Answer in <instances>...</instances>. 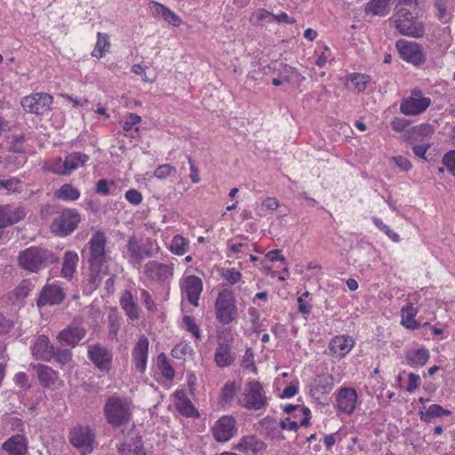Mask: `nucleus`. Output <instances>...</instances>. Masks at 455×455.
I'll return each instance as SVG.
<instances>
[{
  "label": "nucleus",
  "mask_w": 455,
  "mask_h": 455,
  "mask_svg": "<svg viewBox=\"0 0 455 455\" xmlns=\"http://www.w3.org/2000/svg\"><path fill=\"white\" fill-rule=\"evenodd\" d=\"M77 262L78 255L76 252L71 251H66L61 269L62 275L66 278L71 279L75 273Z\"/></svg>",
  "instance_id": "33"
},
{
  "label": "nucleus",
  "mask_w": 455,
  "mask_h": 455,
  "mask_svg": "<svg viewBox=\"0 0 455 455\" xmlns=\"http://www.w3.org/2000/svg\"><path fill=\"white\" fill-rule=\"evenodd\" d=\"M357 401V395L352 387H343L339 390L337 403L338 408L347 414H351L355 408Z\"/></svg>",
  "instance_id": "21"
},
{
  "label": "nucleus",
  "mask_w": 455,
  "mask_h": 455,
  "mask_svg": "<svg viewBox=\"0 0 455 455\" xmlns=\"http://www.w3.org/2000/svg\"><path fill=\"white\" fill-rule=\"evenodd\" d=\"M125 199L133 205H138L142 201V195L136 189H129L125 193Z\"/></svg>",
  "instance_id": "52"
},
{
  "label": "nucleus",
  "mask_w": 455,
  "mask_h": 455,
  "mask_svg": "<svg viewBox=\"0 0 455 455\" xmlns=\"http://www.w3.org/2000/svg\"><path fill=\"white\" fill-rule=\"evenodd\" d=\"M47 170L55 174L68 175L66 161H63L60 157L54 159L47 167Z\"/></svg>",
  "instance_id": "43"
},
{
  "label": "nucleus",
  "mask_w": 455,
  "mask_h": 455,
  "mask_svg": "<svg viewBox=\"0 0 455 455\" xmlns=\"http://www.w3.org/2000/svg\"><path fill=\"white\" fill-rule=\"evenodd\" d=\"M434 132L432 125L424 124L418 126H414L408 130L403 135V140L411 141L417 140L419 137H428Z\"/></svg>",
  "instance_id": "32"
},
{
  "label": "nucleus",
  "mask_w": 455,
  "mask_h": 455,
  "mask_svg": "<svg viewBox=\"0 0 455 455\" xmlns=\"http://www.w3.org/2000/svg\"><path fill=\"white\" fill-rule=\"evenodd\" d=\"M58 257L52 251L40 248L29 247L19 255V264L25 269L36 272L48 264L56 263Z\"/></svg>",
  "instance_id": "2"
},
{
  "label": "nucleus",
  "mask_w": 455,
  "mask_h": 455,
  "mask_svg": "<svg viewBox=\"0 0 455 455\" xmlns=\"http://www.w3.org/2000/svg\"><path fill=\"white\" fill-rule=\"evenodd\" d=\"M348 80L354 85V89L358 92H362L366 89L367 84L371 82L370 76L360 73H353L348 76Z\"/></svg>",
  "instance_id": "39"
},
{
  "label": "nucleus",
  "mask_w": 455,
  "mask_h": 455,
  "mask_svg": "<svg viewBox=\"0 0 455 455\" xmlns=\"http://www.w3.org/2000/svg\"><path fill=\"white\" fill-rule=\"evenodd\" d=\"M407 5L396 4L395 8V13L391 18V22H395L397 19L401 20H411L415 19L411 12L406 7Z\"/></svg>",
  "instance_id": "44"
},
{
  "label": "nucleus",
  "mask_w": 455,
  "mask_h": 455,
  "mask_svg": "<svg viewBox=\"0 0 455 455\" xmlns=\"http://www.w3.org/2000/svg\"><path fill=\"white\" fill-rule=\"evenodd\" d=\"M183 290L189 303L195 307L198 306L200 294L203 291V282L196 275H188L184 279Z\"/></svg>",
  "instance_id": "18"
},
{
  "label": "nucleus",
  "mask_w": 455,
  "mask_h": 455,
  "mask_svg": "<svg viewBox=\"0 0 455 455\" xmlns=\"http://www.w3.org/2000/svg\"><path fill=\"white\" fill-rule=\"evenodd\" d=\"M104 413L108 422L115 427L126 424L131 419V410L128 403L118 397H109L104 406Z\"/></svg>",
  "instance_id": "3"
},
{
  "label": "nucleus",
  "mask_w": 455,
  "mask_h": 455,
  "mask_svg": "<svg viewBox=\"0 0 455 455\" xmlns=\"http://www.w3.org/2000/svg\"><path fill=\"white\" fill-rule=\"evenodd\" d=\"M31 353L36 360L49 362L54 356V347L46 335H39L31 347Z\"/></svg>",
  "instance_id": "14"
},
{
  "label": "nucleus",
  "mask_w": 455,
  "mask_h": 455,
  "mask_svg": "<svg viewBox=\"0 0 455 455\" xmlns=\"http://www.w3.org/2000/svg\"><path fill=\"white\" fill-rule=\"evenodd\" d=\"M272 20L277 21L278 23H287V24H294L296 23V20L294 18H291L285 12H282L280 14H273Z\"/></svg>",
  "instance_id": "59"
},
{
  "label": "nucleus",
  "mask_w": 455,
  "mask_h": 455,
  "mask_svg": "<svg viewBox=\"0 0 455 455\" xmlns=\"http://www.w3.org/2000/svg\"><path fill=\"white\" fill-rule=\"evenodd\" d=\"M183 322L187 327V330L190 331L196 339H200V329L199 326L195 323V320L190 315H185Z\"/></svg>",
  "instance_id": "50"
},
{
  "label": "nucleus",
  "mask_w": 455,
  "mask_h": 455,
  "mask_svg": "<svg viewBox=\"0 0 455 455\" xmlns=\"http://www.w3.org/2000/svg\"><path fill=\"white\" fill-rule=\"evenodd\" d=\"M430 148V144L427 143V144H421V145H414L412 147V150H413V153L420 157V158H423V159H426V153L427 151V149Z\"/></svg>",
  "instance_id": "63"
},
{
  "label": "nucleus",
  "mask_w": 455,
  "mask_h": 455,
  "mask_svg": "<svg viewBox=\"0 0 455 455\" xmlns=\"http://www.w3.org/2000/svg\"><path fill=\"white\" fill-rule=\"evenodd\" d=\"M417 315V310L409 305L407 307L402 309V324L407 329L415 330L419 327V323L414 319Z\"/></svg>",
  "instance_id": "36"
},
{
  "label": "nucleus",
  "mask_w": 455,
  "mask_h": 455,
  "mask_svg": "<svg viewBox=\"0 0 455 455\" xmlns=\"http://www.w3.org/2000/svg\"><path fill=\"white\" fill-rule=\"evenodd\" d=\"M235 421L232 417L220 418L212 427V435L218 442H227L235 434Z\"/></svg>",
  "instance_id": "16"
},
{
  "label": "nucleus",
  "mask_w": 455,
  "mask_h": 455,
  "mask_svg": "<svg viewBox=\"0 0 455 455\" xmlns=\"http://www.w3.org/2000/svg\"><path fill=\"white\" fill-rule=\"evenodd\" d=\"M26 215L27 210L22 206L0 204V229L20 222Z\"/></svg>",
  "instance_id": "13"
},
{
  "label": "nucleus",
  "mask_w": 455,
  "mask_h": 455,
  "mask_svg": "<svg viewBox=\"0 0 455 455\" xmlns=\"http://www.w3.org/2000/svg\"><path fill=\"white\" fill-rule=\"evenodd\" d=\"M86 330L83 326V320L75 318L70 324L58 334L57 339L75 347L84 338Z\"/></svg>",
  "instance_id": "9"
},
{
  "label": "nucleus",
  "mask_w": 455,
  "mask_h": 455,
  "mask_svg": "<svg viewBox=\"0 0 455 455\" xmlns=\"http://www.w3.org/2000/svg\"><path fill=\"white\" fill-rule=\"evenodd\" d=\"M216 317L222 324H228L236 316V307L233 292L221 291L215 302Z\"/></svg>",
  "instance_id": "4"
},
{
  "label": "nucleus",
  "mask_w": 455,
  "mask_h": 455,
  "mask_svg": "<svg viewBox=\"0 0 455 455\" xmlns=\"http://www.w3.org/2000/svg\"><path fill=\"white\" fill-rule=\"evenodd\" d=\"M19 183L20 180L17 178L0 180V189L4 188L8 191H15Z\"/></svg>",
  "instance_id": "54"
},
{
  "label": "nucleus",
  "mask_w": 455,
  "mask_h": 455,
  "mask_svg": "<svg viewBox=\"0 0 455 455\" xmlns=\"http://www.w3.org/2000/svg\"><path fill=\"white\" fill-rule=\"evenodd\" d=\"M141 122V117L137 114H130L129 120L124 121L123 124V129L126 132H129L132 129L133 125Z\"/></svg>",
  "instance_id": "55"
},
{
  "label": "nucleus",
  "mask_w": 455,
  "mask_h": 455,
  "mask_svg": "<svg viewBox=\"0 0 455 455\" xmlns=\"http://www.w3.org/2000/svg\"><path fill=\"white\" fill-rule=\"evenodd\" d=\"M267 445L264 442L254 435H246L240 439L235 449L247 455H256L259 451L265 450Z\"/></svg>",
  "instance_id": "23"
},
{
  "label": "nucleus",
  "mask_w": 455,
  "mask_h": 455,
  "mask_svg": "<svg viewBox=\"0 0 455 455\" xmlns=\"http://www.w3.org/2000/svg\"><path fill=\"white\" fill-rule=\"evenodd\" d=\"M222 277L228 281L229 283L235 284L241 280L242 275L239 271L230 268L223 272Z\"/></svg>",
  "instance_id": "51"
},
{
  "label": "nucleus",
  "mask_w": 455,
  "mask_h": 455,
  "mask_svg": "<svg viewBox=\"0 0 455 455\" xmlns=\"http://www.w3.org/2000/svg\"><path fill=\"white\" fill-rule=\"evenodd\" d=\"M435 6L437 10V17L439 19H443L445 16L447 10L446 0H435Z\"/></svg>",
  "instance_id": "62"
},
{
  "label": "nucleus",
  "mask_w": 455,
  "mask_h": 455,
  "mask_svg": "<svg viewBox=\"0 0 455 455\" xmlns=\"http://www.w3.org/2000/svg\"><path fill=\"white\" fill-rule=\"evenodd\" d=\"M79 221L80 216L76 210H66L55 219L52 228L60 235H67L76 229Z\"/></svg>",
  "instance_id": "8"
},
{
  "label": "nucleus",
  "mask_w": 455,
  "mask_h": 455,
  "mask_svg": "<svg viewBox=\"0 0 455 455\" xmlns=\"http://www.w3.org/2000/svg\"><path fill=\"white\" fill-rule=\"evenodd\" d=\"M333 386V377L331 374H322L314 379L311 390L315 393L327 394L332 390Z\"/></svg>",
  "instance_id": "31"
},
{
  "label": "nucleus",
  "mask_w": 455,
  "mask_h": 455,
  "mask_svg": "<svg viewBox=\"0 0 455 455\" xmlns=\"http://www.w3.org/2000/svg\"><path fill=\"white\" fill-rule=\"evenodd\" d=\"M163 19L174 27H179L181 24L180 18L168 8L164 14Z\"/></svg>",
  "instance_id": "53"
},
{
  "label": "nucleus",
  "mask_w": 455,
  "mask_h": 455,
  "mask_svg": "<svg viewBox=\"0 0 455 455\" xmlns=\"http://www.w3.org/2000/svg\"><path fill=\"white\" fill-rule=\"evenodd\" d=\"M175 396L178 399L176 403L177 410L186 417H198L199 412L195 408L190 400L187 399L185 393L182 391H177Z\"/></svg>",
  "instance_id": "30"
},
{
  "label": "nucleus",
  "mask_w": 455,
  "mask_h": 455,
  "mask_svg": "<svg viewBox=\"0 0 455 455\" xmlns=\"http://www.w3.org/2000/svg\"><path fill=\"white\" fill-rule=\"evenodd\" d=\"M118 453L119 455H146L141 436L138 434H132L129 440L118 446Z\"/></svg>",
  "instance_id": "22"
},
{
  "label": "nucleus",
  "mask_w": 455,
  "mask_h": 455,
  "mask_svg": "<svg viewBox=\"0 0 455 455\" xmlns=\"http://www.w3.org/2000/svg\"><path fill=\"white\" fill-rule=\"evenodd\" d=\"M176 172L175 167L169 164L159 165L154 172V176L158 179H165Z\"/></svg>",
  "instance_id": "49"
},
{
  "label": "nucleus",
  "mask_w": 455,
  "mask_h": 455,
  "mask_svg": "<svg viewBox=\"0 0 455 455\" xmlns=\"http://www.w3.org/2000/svg\"><path fill=\"white\" fill-rule=\"evenodd\" d=\"M389 1L390 0H371L365 7V12L372 15L384 16L387 14Z\"/></svg>",
  "instance_id": "38"
},
{
  "label": "nucleus",
  "mask_w": 455,
  "mask_h": 455,
  "mask_svg": "<svg viewBox=\"0 0 455 455\" xmlns=\"http://www.w3.org/2000/svg\"><path fill=\"white\" fill-rule=\"evenodd\" d=\"M214 358L219 367L228 366L234 362V356L230 353V347L225 343L219 344Z\"/></svg>",
  "instance_id": "34"
},
{
  "label": "nucleus",
  "mask_w": 455,
  "mask_h": 455,
  "mask_svg": "<svg viewBox=\"0 0 455 455\" xmlns=\"http://www.w3.org/2000/svg\"><path fill=\"white\" fill-rule=\"evenodd\" d=\"M34 369L36 371L38 380L44 387H51L58 379L57 371H53L51 367L44 364L35 365Z\"/></svg>",
  "instance_id": "26"
},
{
  "label": "nucleus",
  "mask_w": 455,
  "mask_h": 455,
  "mask_svg": "<svg viewBox=\"0 0 455 455\" xmlns=\"http://www.w3.org/2000/svg\"><path fill=\"white\" fill-rule=\"evenodd\" d=\"M52 101V96L41 92L24 97L21 106L26 112L39 116L51 109Z\"/></svg>",
  "instance_id": "6"
},
{
  "label": "nucleus",
  "mask_w": 455,
  "mask_h": 455,
  "mask_svg": "<svg viewBox=\"0 0 455 455\" xmlns=\"http://www.w3.org/2000/svg\"><path fill=\"white\" fill-rule=\"evenodd\" d=\"M129 251L132 258L137 260H141L143 258L142 253L140 251V247L133 239H130L128 243Z\"/></svg>",
  "instance_id": "56"
},
{
  "label": "nucleus",
  "mask_w": 455,
  "mask_h": 455,
  "mask_svg": "<svg viewBox=\"0 0 455 455\" xmlns=\"http://www.w3.org/2000/svg\"><path fill=\"white\" fill-rule=\"evenodd\" d=\"M88 160L89 156L82 152L68 154L65 158L68 174L76 170L78 167L84 166Z\"/></svg>",
  "instance_id": "35"
},
{
  "label": "nucleus",
  "mask_w": 455,
  "mask_h": 455,
  "mask_svg": "<svg viewBox=\"0 0 455 455\" xmlns=\"http://www.w3.org/2000/svg\"><path fill=\"white\" fill-rule=\"evenodd\" d=\"M420 413H421V419L429 422L432 419H434L435 417L450 415L451 412L449 410L443 408L439 404H432L427 408L426 412L421 411Z\"/></svg>",
  "instance_id": "40"
},
{
  "label": "nucleus",
  "mask_w": 455,
  "mask_h": 455,
  "mask_svg": "<svg viewBox=\"0 0 455 455\" xmlns=\"http://www.w3.org/2000/svg\"><path fill=\"white\" fill-rule=\"evenodd\" d=\"M88 356L99 370L105 371L110 370L113 354L108 347L99 343L90 346Z\"/></svg>",
  "instance_id": "11"
},
{
  "label": "nucleus",
  "mask_w": 455,
  "mask_h": 455,
  "mask_svg": "<svg viewBox=\"0 0 455 455\" xmlns=\"http://www.w3.org/2000/svg\"><path fill=\"white\" fill-rule=\"evenodd\" d=\"M110 48L109 36L107 34L98 33V40L92 55L97 59L102 58Z\"/></svg>",
  "instance_id": "37"
},
{
  "label": "nucleus",
  "mask_w": 455,
  "mask_h": 455,
  "mask_svg": "<svg viewBox=\"0 0 455 455\" xmlns=\"http://www.w3.org/2000/svg\"><path fill=\"white\" fill-rule=\"evenodd\" d=\"M396 165L403 171H409L411 168V162L403 156H395L393 158Z\"/></svg>",
  "instance_id": "60"
},
{
  "label": "nucleus",
  "mask_w": 455,
  "mask_h": 455,
  "mask_svg": "<svg viewBox=\"0 0 455 455\" xmlns=\"http://www.w3.org/2000/svg\"><path fill=\"white\" fill-rule=\"evenodd\" d=\"M239 402L249 410H259L264 407L267 398L262 385L259 381H250L244 389L243 398Z\"/></svg>",
  "instance_id": "5"
},
{
  "label": "nucleus",
  "mask_w": 455,
  "mask_h": 455,
  "mask_svg": "<svg viewBox=\"0 0 455 455\" xmlns=\"http://www.w3.org/2000/svg\"><path fill=\"white\" fill-rule=\"evenodd\" d=\"M278 206H279V202L275 198H273V197L266 198L261 204V208L265 211H267V210L275 211L278 208Z\"/></svg>",
  "instance_id": "58"
},
{
  "label": "nucleus",
  "mask_w": 455,
  "mask_h": 455,
  "mask_svg": "<svg viewBox=\"0 0 455 455\" xmlns=\"http://www.w3.org/2000/svg\"><path fill=\"white\" fill-rule=\"evenodd\" d=\"M53 358H55L59 363L65 365L71 361L72 352L68 348H59L57 350L54 349Z\"/></svg>",
  "instance_id": "46"
},
{
  "label": "nucleus",
  "mask_w": 455,
  "mask_h": 455,
  "mask_svg": "<svg viewBox=\"0 0 455 455\" xmlns=\"http://www.w3.org/2000/svg\"><path fill=\"white\" fill-rule=\"evenodd\" d=\"M148 347L149 341L148 338L141 336L137 341L132 351V358L134 360L135 366L140 372H143L147 367Z\"/></svg>",
  "instance_id": "20"
},
{
  "label": "nucleus",
  "mask_w": 455,
  "mask_h": 455,
  "mask_svg": "<svg viewBox=\"0 0 455 455\" xmlns=\"http://www.w3.org/2000/svg\"><path fill=\"white\" fill-rule=\"evenodd\" d=\"M3 449L8 455H25L27 452V443L22 435H16L4 443Z\"/></svg>",
  "instance_id": "25"
},
{
  "label": "nucleus",
  "mask_w": 455,
  "mask_h": 455,
  "mask_svg": "<svg viewBox=\"0 0 455 455\" xmlns=\"http://www.w3.org/2000/svg\"><path fill=\"white\" fill-rule=\"evenodd\" d=\"M94 435L89 427H75L70 433V443L78 449L92 451Z\"/></svg>",
  "instance_id": "15"
},
{
  "label": "nucleus",
  "mask_w": 455,
  "mask_h": 455,
  "mask_svg": "<svg viewBox=\"0 0 455 455\" xmlns=\"http://www.w3.org/2000/svg\"><path fill=\"white\" fill-rule=\"evenodd\" d=\"M106 237L102 232H96L89 241V282L95 283L103 263L106 261Z\"/></svg>",
  "instance_id": "1"
},
{
  "label": "nucleus",
  "mask_w": 455,
  "mask_h": 455,
  "mask_svg": "<svg viewBox=\"0 0 455 455\" xmlns=\"http://www.w3.org/2000/svg\"><path fill=\"white\" fill-rule=\"evenodd\" d=\"M65 299L63 289L56 284H46L41 290L36 299V306L43 307L46 305L60 304Z\"/></svg>",
  "instance_id": "12"
},
{
  "label": "nucleus",
  "mask_w": 455,
  "mask_h": 455,
  "mask_svg": "<svg viewBox=\"0 0 455 455\" xmlns=\"http://www.w3.org/2000/svg\"><path fill=\"white\" fill-rule=\"evenodd\" d=\"M33 288L34 284L30 280H22L20 284L9 294V300L12 304L22 302Z\"/></svg>",
  "instance_id": "28"
},
{
  "label": "nucleus",
  "mask_w": 455,
  "mask_h": 455,
  "mask_svg": "<svg viewBox=\"0 0 455 455\" xmlns=\"http://www.w3.org/2000/svg\"><path fill=\"white\" fill-rule=\"evenodd\" d=\"M109 182L107 180H100L96 184V193L102 195L109 194Z\"/></svg>",
  "instance_id": "64"
},
{
  "label": "nucleus",
  "mask_w": 455,
  "mask_h": 455,
  "mask_svg": "<svg viewBox=\"0 0 455 455\" xmlns=\"http://www.w3.org/2000/svg\"><path fill=\"white\" fill-rule=\"evenodd\" d=\"M408 124V121L403 118H395L391 122V127L395 132L404 131Z\"/></svg>",
  "instance_id": "57"
},
{
  "label": "nucleus",
  "mask_w": 455,
  "mask_h": 455,
  "mask_svg": "<svg viewBox=\"0 0 455 455\" xmlns=\"http://www.w3.org/2000/svg\"><path fill=\"white\" fill-rule=\"evenodd\" d=\"M237 387L235 382H228L221 390L220 398L223 402H230L236 393Z\"/></svg>",
  "instance_id": "45"
},
{
  "label": "nucleus",
  "mask_w": 455,
  "mask_h": 455,
  "mask_svg": "<svg viewBox=\"0 0 455 455\" xmlns=\"http://www.w3.org/2000/svg\"><path fill=\"white\" fill-rule=\"evenodd\" d=\"M405 357L410 366L418 368L427 363L429 359V353L426 348L411 349L407 351Z\"/></svg>",
  "instance_id": "29"
},
{
  "label": "nucleus",
  "mask_w": 455,
  "mask_h": 455,
  "mask_svg": "<svg viewBox=\"0 0 455 455\" xmlns=\"http://www.w3.org/2000/svg\"><path fill=\"white\" fill-rule=\"evenodd\" d=\"M120 305L131 321L139 318V307L131 291H124L123 292L120 297Z\"/></svg>",
  "instance_id": "24"
},
{
  "label": "nucleus",
  "mask_w": 455,
  "mask_h": 455,
  "mask_svg": "<svg viewBox=\"0 0 455 455\" xmlns=\"http://www.w3.org/2000/svg\"><path fill=\"white\" fill-rule=\"evenodd\" d=\"M144 273L148 277L162 283L173 275V269L169 265L151 260L145 265Z\"/></svg>",
  "instance_id": "17"
},
{
  "label": "nucleus",
  "mask_w": 455,
  "mask_h": 455,
  "mask_svg": "<svg viewBox=\"0 0 455 455\" xmlns=\"http://www.w3.org/2000/svg\"><path fill=\"white\" fill-rule=\"evenodd\" d=\"M188 248V242L181 235H177L172 238L170 250L176 255H183Z\"/></svg>",
  "instance_id": "42"
},
{
  "label": "nucleus",
  "mask_w": 455,
  "mask_h": 455,
  "mask_svg": "<svg viewBox=\"0 0 455 455\" xmlns=\"http://www.w3.org/2000/svg\"><path fill=\"white\" fill-rule=\"evenodd\" d=\"M56 196L63 200H77L80 196V192L77 188L70 184H64L57 192Z\"/></svg>",
  "instance_id": "41"
},
{
  "label": "nucleus",
  "mask_w": 455,
  "mask_h": 455,
  "mask_svg": "<svg viewBox=\"0 0 455 455\" xmlns=\"http://www.w3.org/2000/svg\"><path fill=\"white\" fill-rule=\"evenodd\" d=\"M430 102L429 98L421 96L420 90L414 89L411 92V96L402 101L400 110L407 116L419 115L429 107Z\"/></svg>",
  "instance_id": "7"
},
{
  "label": "nucleus",
  "mask_w": 455,
  "mask_h": 455,
  "mask_svg": "<svg viewBox=\"0 0 455 455\" xmlns=\"http://www.w3.org/2000/svg\"><path fill=\"white\" fill-rule=\"evenodd\" d=\"M400 34L412 37H420L424 35V28L421 22L416 19L401 20L392 22Z\"/></svg>",
  "instance_id": "19"
},
{
  "label": "nucleus",
  "mask_w": 455,
  "mask_h": 455,
  "mask_svg": "<svg viewBox=\"0 0 455 455\" xmlns=\"http://www.w3.org/2000/svg\"><path fill=\"white\" fill-rule=\"evenodd\" d=\"M442 163L449 172L455 177V150L447 152L443 156Z\"/></svg>",
  "instance_id": "48"
},
{
  "label": "nucleus",
  "mask_w": 455,
  "mask_h": 455,
  "mask_svg": "<svg viewBox=\"0 0 455 455\" xmlns=\"http://www.w3.org/2000/svg\"><path fill=\"white\" fill-rule=\"evenodd\" d=\"M157 362L159 364V367L164 371V375L167 379H172L174 377V370L170 365L169 362L167 361L166 356L164 354H161L158 355Z\"/></svg>",
  "instance_id": "47"
},
{
  "label": "nucleus",
  "mask_w": 455,
  "mask_h": 455,
  "mask_svg": "<svg viewBox=\"0 0 455 455\" xmlns=\"http://www.w3.org/2000/svg\"><path fill=\"white\" fill-rule=\"evenodd\" d=\"M353 346V339L347 336H338L331 339L330 350L334 355L343 356L350 351Z\"/></svg>",
  "instance_id": "27"
},
{
  "label": "nucleus",
  "mask_w": 455,
  "mask_h": 455,
  "mask_svg": "<svg viewBox=\"0 0 455 455\" xmlns=\"http://www.w3.org/2000/svg\"><path fill=\"white\" fill-rule=\"evenodd\" d=\"M396 47L401 57L405 61L417 67L425 63L426 56L418 44L399 40L396 42Z\"/></svg>",
  "instance_id": "10"
},
{
  "label": "nucleus",
  "mask_w": 455,
  "mask_h": 455,
  "mask_svg": "<svg viewBox=\"0 0 455 455\" xmlns=\"http://www.w3.org/2000/svg\"><path fill=\"white\" fill-rule=\"evenodd\" d=\"M149 5H150V10L155 16H159V17L163 18L167 7H165L164 5H163L157 2H152L149 4Z\"/></svg>",
  "instance_id": "61"
}]
</instances>
